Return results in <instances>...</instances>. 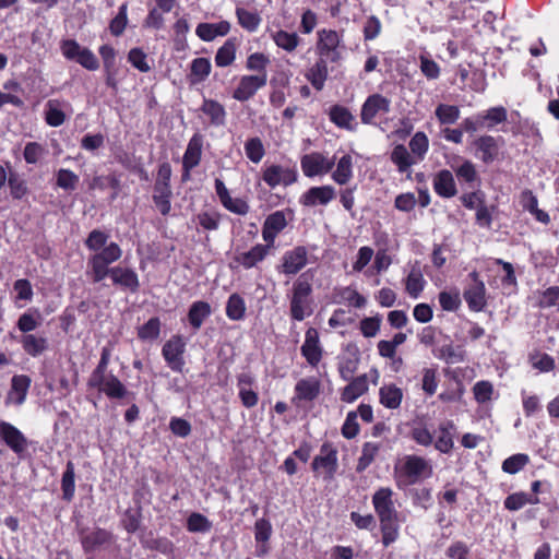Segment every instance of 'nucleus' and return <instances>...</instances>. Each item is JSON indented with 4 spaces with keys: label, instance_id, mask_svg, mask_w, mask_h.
<instances>
[{
    "label": "nucleus",
    "instance_id": "nucleus-39",
    "mask_svg": "<svg viewBox=\"0 0 559 559\" xmlns=\"http://www.w3.org/2000/svg\"><path fill=\"white\" fill-rule=\"evenodd\" d=\"M64 102L49 99L45 105V120L50 127H59L66 121L63 112Z\"/></svg>",
    "mask_w": 559,
    "mask_h": 559
},
{
    "label": "nucleus",
    "instance_id": "nucleus-31",
    "mask_svg": "<svg viewBox=\"0 0 559 559\" xmlns=\"http://www.w3.org/2000/svg\"><path fill=\"white\" fill-rule=\"evenodd\" d=\"M203 141L202 136L194 134L187 145L186 152L182 157V168L193 169L200 164L202 156Z\"/></svg>",
    "mask_w": 559,
    "mask_h": 559
},
{
    "label": "nucleus",
    "instance_id": "nucleus-3",
    "mask_svg": "<svg viewBox=\"0 0 559 559\" xmlns=\"http://www.w3.org/2000/svg\"><path fill=\"white\" fill-rule=\"evenodd\" d=\"M312 285L304 276L298 277L289 295L290 317L295 321H302L312 313Z\"/></svg>",
    "mask_w": 559,
    "mask_h": 559
},
{
    "label": "nucleus",
    "instance_id": "nucleus-33",
    "mask_svg": "<svg viewBox=\"0 0 559 559\" xmlns=\"http://www.w3.org/2000/svg\"><path fill=\"white\" fill-rule=\"evenodd\" d=\"M521 204L523 209L527 212H530L536 221H538L542 224H549L550 223V216L547 212L538 209V200L536 195L531 190H524L521 193Z\"/></svg>",
    "mask_w": 559,
    "mask_h": 559
},
{
    "label": "nucleus",
    "instance_id": "nucleus-40",
    "mask_svg": "<svg viewBox=\"0 0 559 559\" xmlns=\"http://www.w3.org/2000/svg\"><path fill=\"white\" fill-rule=\"evenodd\" d=\"M20 342L25 353L32 357L41 355L48 348V340L35 334H24Z\"/></svg>",
    "mask_w": 559,
    "mask_h": 559
},
{
    "label": "nucleus",
    "instance_id": "nucleus-61",
    "mask_svg": "<svg viewBox=\"0 0 559 559\" xmlns=\"http://www.w3.org/2000/svg\"><path fill=\"white\" fill-rule=\"evenodd\" d=\"M109 235L99 229H93L87 238L85 239V247L95 253L96 251L103 249L108 243Z\"/></svg>",
    "mask_w": 559,
    "mask_h": 559
},
{
    "label": "nucleus",
    "instance_id": "nucleus-62",
    "mask_svg": "<svg viewBox=\"0 0 559 559\" xmlns=\"http://www.w3.org/2000/svg\"><path fill=\"white\" fill-rule=\"evenodd\" d=\"M39 317L40 314L37 310H34V312L28 310L20 316L16 326L24 334H29V332L34 331L39 325Z\"/></svg>",
    "mask_w": 559,
    "mask_h": 559
},
{
    "label": "nucleus",
    "instance_id": "nucleus-29",
    "mask_svg": "<svg viewBox=\"0 0 559 559\" xmlns=\"http://www.w3.org/2000/svg\"><path fill=\"white\" fill-rule=\"evenodd\" d=\"M454 430L455 426L451 420L440 424L438 427V437L436 440L433 439L435 449L444 454L450 453L454 447Z\"/></svg>",
    "mask_w": 559,
    "mask_h": 559
},
{
    "label": "nucleus",
    "instance_id": "nucleus-13",
    "mask_svg": "<svg viewBox=\"0 0 559 559\" xmlns=\"http://www.w3.org/2000/svg\"><path fill=\"white\" fill-rule=\"evenodd\" d=\"M107 277H110L112 284L122 290L135 293L140 287L139 276L131 267L111 266Z\"/></svg>",
    "mask_w": 559,
    "mask_h": 559
},
{
    "label": "nucleus",
    "instance_id": "nucleus-16",
    "mask_svg": "<svg viewBox=\"0 0 559 559\" xmlns=\"http://www.w3.org/2000/svg\"><path fill=\"white\" fill-rule=\"evenodd\" d=\"M0 438L15 454H21L27 449L26 437L8 421L0 420Z\"/></svg>",
    "mask_w": 559,
    "mask_h": 559
},
{
    "label": "nucleus",
    "instance_id": "nucleus-45",
    "mask_svg": "<svg viewBox=\"0 0 559 559\" xmlns=\"http://www.w3.org/2000/svg\"><path fill=\"white\" fill-rule=\"evenodd\" d=\"M391 160L396 165L400 173L407 171L412 165L416 164L407 148L403 144H397L391 152Z\"/></svg>",
    "mask_w": 559,
    "mask_h": 559
},
{
    "label": "nucleus",
    "instance_id": "nucleus-22",
    "mask_svg": "<svg viewBox=\"0 0 559 559\" xmlns=\"http://www.w3.org/2000/svg\"><path fill=\"white\" fill-rule=\"evenodd\" d=\"M432 183L435 192L441 198L450 199L457 193L453 174L448 169L438 171Z\"/></svg>",
    "mask_w": 559,
    "mask_h": 559
},
{
    "label": "nucleus",
    "instance_id": "nucleus-49",
    "mask_svg": "<svg viewBox=\"0 0 559 559\" xmlns=\"http://www.w3.org/2000/svg\"><path fill=\"white\" fill-rule=\"evenodd\" d=\"M236 49L234 39L226 40L216 51L215 64L221 68L230 66L236 59Z\"/></svg>",
    "mask_w": 559,
    "mask_h": 559
},
{
    "label": "nucleus",
    "instance_id": "nucleus-18",
    "mask_svg": "<svg viewBox=\"0 0 559 559\" xmlns=\"http://www.w3.org/2000/svg\"><path fill=\"white\" fill-rule=\"evenodd\" d=\"M287 226L286 216L283 211H275L270 214L262 226V238L270 246L274 247L277 235Z\"/></svg>",
    "mask_w": 559,
    "mask_h": 559
},
{
    "label": "nucleus",
    "instance_id": "nucleus-24",
    "mask_svg": "<svg viewBox=\"0 0 559 559\" xmlns=\"http://www.w3.org/2000/svg\"><path fill=\"white\" fill-rule=\"evenodd\" d=\"M31 379L25 374H16L11 379V388L7 396V402L15 405H22L26 399Z\"/></svg>",
    "mask_w": 559,
    "mask_h": 559
},
{
    "label": "nucleus",
    "instance_id": "nucleus-37",
    "mask_svg": "<svg viewBox=\"0 0 559 559\" xmlns=\"http://www.w3.org/2000/svg\"><path fill=\"white\" fill-rule=\"evenodd\" d=\"M380 403L390 409H396L401 406L403 391L395 384L383 385L379 390Z\"/></svg>",
    "mask_w": 559,
    "mask_h": 559
},
{
    "label": "nucleus",
    "instance_id": "nucleus-63",
    "mask_svg": "<svg viewBox=\"0 0 559 559\" xmlns=\"http://www.w3.org/2000/svg\"><path fill=\"white\" fill-rule=\"evenodd\" d=\"M57 186L63 190L72 191L79 183V176L70 169L61 168L56 174Z\"/></svg>",
    "mask_w": 559,
    "mask_h": 559
},
{
    "label": "nucleus",
    "instance_id": "nucleus-14",
    "mask_svg": "<svg viewBox=\"0 0 559 559\" xmlns=\"http://www.w3.org/2000/svg\"><path fill=\"white\" fill-rule=\"evenodd\" d=\"M393 490L389 487L379 488L372 496V504L379 518H397V511L393 501Z\"/></svg>",
    "mask_w": 559,
    "mask_h": 559
},
{
    "label": "nucleus",
    "instance_id": "nucleus-51",
    "mask_svg": "<svg viewBox=\"0 0 559 559\" xmlns=\"http://www.w3.org/2000/svg\"><path fill=\"white\" fill-rule=\"evenodd\" d=\"M460 115V108L455 105L439 104L435 110V116L440 124H453L459 120Z\"/></svg>",
    "mask_w": 559,
    "mask_h": 559
},
{
    "label": "nucleus",
    "instance_id": "nucleus-52",
    "mask_svg": "<svg viewBox=\"0 0 559 559\" xmlns=\"http://www.w3.org/2000/svg\"><path fill=\"white\" fill-rule=\"evenodd\" d=\"M380 451V444L377 442H365L361 449V455L358 459L357 472H364L376 459Z\"/></svg>",
    "mask_w": 559,
    "mask_h": 559
},
{
    "label": "nucleus",
    "instance_id": "nucleus-55",
    "mask_svg": "<svg viewBox=\"0 0 559 559\" xmlns=\"http://www.w3.org/2000/svg\"><path fill=\"white\" fill-rule=\"evenodd\" d=\"M222 215L217 211L209 210L200 212L195 216L197 223L205 230H217L221 224Z\"/></svg>",
    "mask_w": 559,
    "mask_h": 559
},
{
    "label": "nucleus",
    "instance_id": "nucleus-53",
    "mask_svg": "<svg viewBox=\"0 0 559 559\" xmlns=\"http://www.w3.org/2000/svg\"><path fill=\"white\" fill-rule=\"evenodd\" d=\"M270 64V59L266 55L262 52H253L248 56L246 61V68L249 71L257 72L255 75H265V79L267 80V72L266 68Z\"/></svg>",
    "mask_w": 559,
    "mask_h": 559
},
{
    "label": "nucleus",
    "instance_id": "nucleus-1",
    "mask_svg": "<svg viewBox=\"0 0 559 559\" xmlns=\"http://www.w3.org/2000/svg\"><path fill=\"white\" fill-rule=\"evenodd\" d=\"M395 475L400 487L415 485L432 475V466L426 459L411 454L395 466Z\"/></svg>",
    "mask_w": 559,
    "mask_h": 559
},
{
    "label": "nucleus",
    "instance_id": "nucleus-9",
    "mask_svg": "<svg viewBox=\"0 0 559 559\" xmlns=\"http://www.w3.org/2000/svg\"><path fill=\"white\" fill-rule=\"evenodd\" d=\"M312 469L323 476L325 480L332 479L337 469V451L332 445L324 443L320 449V454L312 461Z\"/></svg>",
    "mask_w": 559,
    "mask_h": 559
},
{
    "label": "nucleus",
    "instance_id": "nucleus-7",
    "mask_svg": "<svg viewBox=\"0 0 559 559\" xmlns=\"http://www.w3.org/2000/svg\"><path fill=\"white\" fill-rule=\"evenodd\" d=\"M87 385L88 388L97 389L109 399H123L128 392L122 382L112 372L91 374Z\"/></svg>",
    "mask_w": 559,
    "mask_h": 559
},
{
    "label": "nucleus",
    "instance_id": "nucleus-56",
    "mask_svg": "<svg viewBox=\"0 0 559 559\" xmlns=\"http://www.w3.org/2000/svg\"><path fill=\"white\" fill-rule=\"evenodd\" d=\"M409 148L417 160H423L429 148V140L426 133L416 132L409 141Z\"/></svg>",
    "mask_w": 559,
    "mask_h": 559
},
{
    "label": "nucleus",
    "instance_id": "nucleus-28",
    "mask_svg": "<svg viewBox=\"0 0 559 559\" xmlns=\"http://www.w3.org/2000/svg\"><path fill=\"white\" fill-rule=\"evenodd\" d=\"M229 31V22L221 21L218 23H200L195 28V34L203 41H212L218 36L227 35Z\"/></svg>",
    "mask_w": 559,
    "mask_h": 559
},
{
    "label": "nucleus",
    "instance_id": "nucleus-32",
    "mask_svg": "<svg viewBox=\"0 0 559 559\" xmlns=\"http://www.w3.org/2000/svg\"><path fill=\"white\" fill-rule=\"evenodd\" d=\"M212 308L207 301L197 300L191 304L188 311V321L194 331L200 330L203 322L211 316Z\"/></svg>",
    "mask_w": 559,
    "mask_h": 559
},
{
    "label": "nucleus",
    "instance_id": "nucleus-57",
    "mask_svg": "<svg viewBox=\"0 0 559 559\" xmlns=\"http://www.w3.org/2000/svg\"><path fill=\"white\" fill-rule=\"evenodd\" d=\"M528 462L530 457L527 454L518 453L507 457L502 462L501 468L504 473L513 475L523 469L528 464Z\"/></svg>",
    "mask_w": 559,
    "mask_h": 559
},
{
    "label": "nucleus",
    "instance_id": "nucleus-54",
    "mask_svg": "<svg viewBox=\"0 0 559 559\" xmlns=\"http://www.w3.org/2000/svg\"><path fill=\"white\" fill-rule=\"evenodd\" d=\"M245 153L250 162L258 164L265 155V148L260 138L254 136L245 143Z\"/></svg>",
    "mask_w": 559,
    "mask_h": 559
},
{
    "label": "nucleus",
    "instance_id": "nucleus-26",
    "mask_svg": "<svg viewBox=\"0 0 559 559\" xmlns=\"http://www.w3.org/2000/svg\"><path fill=\"white\" fill-rule=\"evenodd\" d=\"M80 540L85 552H93L100 546L111 540V534L104 528H96L92 532H81Z\"/></svg>",
    "mask_w": 559,
    "mask_h": 559
},
{
    "label": "nucleus",
    "instance_id": "nucleus-11",
    "mask_svg": "<svg viewBox=\"0 0 559 559\" xmlns=\"http://www.w3.org/2000/svg\"><path fill=\"white\" fill-rule=\"evenodd\" d=\"M336 194V189L331 185L311 187L300 195L299 203L307 207L326 206Z\"/></svg>",
    "mask_w": 559,
    "mask_h": 559
},
{
    "label": "nucleus",
    "instance_id": "nucleus-20",
    "mask_svg": "<svg viewBox=\"0 0 559 559\" xmlns=\"http://www.w3.org/2000/svg\"><path fill=\"white\" fill-rule=\"evenodd\" d=\"M272 248L267 242L265 245L258 243L248 251L237 252L234 260L247 270L252 269L266 258Z\"/></svg>",
    "mask_w": 559,
    "mask_h": 559
},
{
    "label": "nucleus",
    "instance_id": "nucleus-8",
    "mask_svg": "<svg viewBox=\"0 0 559 559\" xmlns=\"http://www.w3.org/2000/svg\"><path fill=\"white\" fill-rule=\"evenodd\" d=\"M186 352V341L181 335H173L162 348V356L167 366L175 372H182L185 367L183 354Z\"/></svg>",
    "mask_w": 559,
    "mask_h": 559
},
{
    "label": "nucleus",
    "instance_id": "nucleus-35",
    "mask_svg": "<svg viewBox=\"0 0 559 559\" xmlns=\"http://www.w3.org/2000/svg\"><path fill=\"white\" fill-rule=\"evenodd\" d=\"M201 111L209 117L214 127H222L226 122V110L222 104L214 99H204Z\"/></svg>",
    "mask_w": 559,
    "mask_h": 559
},
{
    "label": "nucleus",
    "instance_id": "nucleus-30",
    "mask_svg": "<svg viewBox=\"0 0 559 559\" xmlns=\"http://www.w3.org/2000/svg\"><path fill=\"white\" fill-rule=\"evenodd\" d=\"M368 391L367 374H360L352 380L343 389L341 400L345 403H353Z\"/></svg>",
    "mask_w": 559,
    "mask_h": 559
},
{
    "label": "nucleus",
    "instance_id": "nucleus-4",
    "mask_svg": "<svg viewBox=\"0 0 559 559\" xmlns=\"http://www.w3.org/2000/svg\"><path fill=\"white\" fill-rule=\"evenodd\" d=\"M343 32L331 28H321L317 32L316 51L319 58L337 63L343 58L345 44Z\"/></svg>",
    "mask_w": 559,
    "mask_h": 559
},
{
    "label": "nucleus",
    "instance_id": "nucleus-48",
    "mask_svg": "<svg viewBox=\"0 0 559 559\" xmlns=\"http://www.w3.org/2000/svg\"><path fill=\"white\" fill-rule=\"evenodd\" d=\"M436 357L445 361L449 365H454L464 361L465 352L461 346L445 344L438 348Z\"/></svg>",
    "mask_w": 559,
    "mask_h": 559
},
{
    "label": "nucleus",
    "instance_id": "nucleus-59",
    "mask_svg": "<svg viewBox=\"0 0 559 559\" xmlns=\"http://www.w3.org/2000/svg\"><path fill=\"white\" fill-rule=\"evenodd\" d=\"M419 69L428 80H437L441 73L439 64L428 53L419 56Z\"/></svg>",
    "mask_w": 559,
    "mask_h": 559
},
{
    "label": "nucleus",
    "instance_id": "nucleus-27",
    "mask_svg": "<svg viewBox=\"0 0 559 559\" xmlns=\"http://www.w3.org/2000/svg\"><path fill=\"white\" fill-rule=\"evenodd\" d=\"M321 383L316 377L300 379L295 385V397L300 401H313L320 393Z\"/></svg>",
    "mask_w": 559,
    "mask_h": 559
},
{
    "label": "nucleus",
    "instance_id": "nucleus-12",
    "mask_svg": "<svg viewBox=\"0 0 559 559\" xmlns=\"http://www.w3.org/2000/svg\"><path fill=\"white\" fill-rule=\"evenodd\" d=\"M265 75H242L239 83L233 92V98L238 102H247L255 93L266 85Z\"/></svg>",
    "mask_w": 559,
    "mask_h": 559
},
{
    "label": "nucleus",
    "instance_id": "nucleus-44",
    "mask_svg": "<svg viewBox=\"0 0 559 559\" xmlns=\"http://www.w3.org/2000/svg\"><path fill=\"white\" fill-rule=\"evenodd\" d=\"M245 299L237 293L231 294L226 302V316L229 320L241 321L246 317Z\"/></svg>",
    "mask_w": 559,
    "mask_h": 559
},
{
    "label": "nucleus",
    "instance_id": "nucleus-38",
    "mask_svg": "<svg viewBox=\"0 0 559 559\" xmlns=\"http://www.w3.org/2000/svg\"><path fill=\"white\" fill-rule=\"evenodd\" d=\"M171 189L165 183L154 185L153 201L159 213L164 216L168 215L171 210Z\"/></svg>",
    "mask_w": 559,
    "mask_h": 559
},
{
    "label": "nucleus",
    "instance_id": "nucleus-50",
    "mask_svg": "<svg viewBox=\"0 0 559 559\" xmlns=\"http://www.w3.org/2000/svg\"><path fill=\"white\" fill-rule=\"evenodd\" d=\"M425 280L419 269H412L405 282V289L412 298H418L425 287Z\"/></svg>",
    "mask_w": 559,
    "mask_h": 559
},
{
    "label": "nucleus",
    "instance_id": "nucleus-36",
    "mask_svg": "<svg viewBox=\"0 0 559 559\" xmlns=\"http://www.w3.org/2000/svg\"><path fill=\"white\" fill-rule=\"evenodd\" d=\"M483 129L491 130L496 126L507 121L508 111L503 106L491 107L485 111L477 112Z\"/></svg>",
    "mask_w": 559,
    "mask_h": 559
},
{
    "label": "nucleus",
    "instance_id": "nucleus-64",
    "mask_svg": "<svg viewBox=\"0 0 559 559\" xmlns=\"http://www.w3.org/2000/svg\"><path fill=\"white\" fill-rule=\"evenodd\" d=\"M212 527L211 522L203 514L193 512L187 520V528L192 533H205Z\"/></svg>",
    "mask_w": 559,
    "mask_h": 559
},
{
    "label": "nucleus",
    "instance_id": "nucleus-42",
    "mask_svg": "<svg viewBox=\"0 0 559 559\" xmlns=\"http://www.w3.org/2000/svg\"><path fill=\"white\" fill-rule=\"evenodd\" d=\"M382 534V544L384 547L395 543L400 536V524L397 518H386L379 520Z\"/></svg>",
    "mask_w": 559,
    "mask_h": 559
},
{
    "label": "nucleus",
    "instance_id": "nucleus-5",
    "mask_svg": "<svg viewBox=\"0 0 559 559\" xmlns=\"http://www.w3.org/2000/svg\"><path fill=\"white\" fill-rule=\"evenodd\" d=\"M262 180L270 189L280 186L288 187L297 182L298 170L296 165H265L262 169Z\"/></svg>",
    "mask_w": 559,
    "mask_h": 559
},
{
    "label": "nucleus",
    "instance_id": "nucleus-47",
    "mask_svg": "<svg viewBox=\"0 0 559 559\" xmlns=\"http://www.w3.org/2000/svg\"><path fill=\"white\" fill-rule=\"evenodd\" d=\"M62 498L66 501H71L75 492V469L74 464L69 461L61 479Z\"/></svg>",
    "mask_w": 559,
    "mask_h": 559
},
{
    "label": "nucleus",
    "instance_id": "nucleus-19",
    "mask_svg": "<svg viewBox=\"0 0 559 559\" xmlns=\"http://www.w3.org/2000/svg\"><path fill=\"white\" fill-rule=\"evenodd\" d=\"M501 138H495L492 135H481L475 139L473 145L476 148L479 158L485 164H490L498 158Z\"/></svg>",
    "mask_w": 559,
    "mask_h": 559
},
{
    "label": "nucleus",
    "instance_id": "nucleus-43",
    "mask_svg": "<svg viewBox=\"0 0 559 559\" xmlns=\"http://www.w3.org/2000/svg\"><path fill=\"white\" fill-rule=\"evenodd\" d=\"M271 37L278 48L287 52H293L300 43V37L295 32L289 33L283 29H278L273 32Z\"/></svg>",
    "mask_w": 559,
    "mask_h": 559
},
{
    "label": "nucleus",
    "instance_id": "nucleus-17",
    "mask_svg": "<svg viewBox=\"0 0 559 559\" xmlns=\"http://www.w3.org/2000/svg\"><path fill=\"white\" fill-rule=\"evenodd\" d=\"M308 263V251L304 246L295 247L286 251L282 258V272L286 275H295Z\"/></svg>",
    "mask_w": 559,
    "mask_h": 559
},
{
    "label": "nucleus",
    "instance_id": "nucleus-34",
    "mask_svg": "<svg viewBox=\"0 0 559 559\" xmlns=\"http://www.w3.org/2000/svg\"><path fill=\"white\" fill-rule=\"evenodd\" d=\"M328 62L329 61H326L324 58H318V60L308 69L306 73L307 80L317 91L323 88L328 79Z\"/></svg>",
    "mask_w": 559,
    "mask_h": 559
},
{
    "label": "nucleus",
    "instance_id": "nucleus-15",
    "mask_svg": "<svg viewBox=\"0 0 559 559\" xmlns=\"http://www.w3.org/2000/svg\"><path fill=\"white\" fill-rule=\"evenodd\" d=\"M301 355L311 367H317L322 359L323 348L320 344L319 333L310 328L306 331L305 341L300 348Z\"/></svg>",
    "mask_w": 559,
    "mask_h": 559
},
{
    "label": "nucleus",
    "instance_id": "nucleus-23",
    "mask_svg": "<svg viewBox=\"0 0 559 559\" xmlns=\"http://www.w3.org/2000/svg\"><path fill=\"white\" fill-rule=\"evenodd\" d=\"M335 169L331 171L332 180L338 186L347 185L354 177V160L350 154L335 158Z\"/></svg>",
    "mask_w": 559,
    "mask_h": 559
},
{
    "label": "nucleus",
    "instance_id": "nucleus-10",
    "mask_svg": "<svg viewBox=\"0 0 559 559\" xmlns=\"http://www.w3.org/2000/svg\"><path fill=\"white\" fill-rule=\"evenodd\" d=\"M391 109V100L381 94H372L367 97L361 106L360 119L365 124H373L379 115H386Z\"/></svg>",
    "mask_w": 559,
    "mask_h": 559
},
{
    "label": "nucleus",
    "instance_id": "nucleus-41",
    "mask_svg": "<svg viewBox=\"0 0 559 559\" xmlns=\"http://www.w3.org/2000/svg\"><path fill=\"white\" fill-rule=\"evenodd\" d=\"M236 16L239 25L250 33L258 31L262 21L258 11L247 10L242 7L236 8Z\"/></svg>",
    "mask_w": 559,
    "mask_h": 559
},
{
    "label": "nucleus",
    "instance_id": "nucleus-6",
    "mask_svg": "<svg viewBox=\"0 0 559 559\" xmlns=\"http://www.w3.org/2000/svg\"><path fill=\"white\" fill-rule=\"evenodd\" d=\"M335 156L329 157L321 152H311L300 158V167L307 178L322 177L332 171Z\"/></svg>",
    "mask_w": 559,
    "mask_h": 559
},
{
    "label": "nucleus",
    "instance_id": "nucleus-21",
    "mask_svg": "<svg viewBox=\"0 0 559 559\" xmlns=\"http://www.w3.org/2000/svg\"><path fill=\"white\" fill-rule=\"evenodd\" d=\"M471 276L474 280V283L464 292V299L471 310L480 311L486 305L485 284L478 280V274L476 272H473Z\"/></svg>",
    "mask_w": 559,
    "mask_h": 559
},
{
    "label": "nucleus",
    "instance_id": "nucleus-58",
    "mask_svg": "<svg viewBox=\"0 0 559 559\" xmlns=\"http://www.w3.org/2000/svg\"><path fill=\"white\" fill-rule=\"evenodd\" d=\"M160 321L158 318H151L138 329V336L142 341H154L159 336Z\"/></svg>",
    "mask_w": 559,
    "mask_h": 559
},
{
    "label": "nucleus",
    "instance_id": "nucleus-60",
    "mask_svg": "<svg viewBox=\"0 0 559 559\" xmlns=\"http://www.w3.org/2000/svg\"><path fill=\"white\" fill-rule=\"evenodd\" d=\"M374 255L372 248L368 246L360 247L352 264L350 273H360L371 262Z\"/></svg>",
    "mask_w": 559,
    "mask_h": 559
},
{
    "label": "nucleus",
    "instance_id": "nucleus-46",
    "mask_svg": "<svg viewBox=\"0 0 559 559\" xmlns=\"http://www.w3.org/2000/svg\"><path fill=\"white\" fill-rule=\"evenodd\" d=\"M539 499L537 496H532L524 491H519L509 495L504 500V508L510 511H518L526 504H537Z\"/></svg>",
    "mask_w": 559,
    "mask_h": 559
},
{
    "label": "nucleus",
    "instance_id": "nucleus-25",
    "mask_svg": "<svg viewBox=\"0 0 559 559\" xmlns=\"http://www.w3.org/2000/svg\"><path fill=\"white\" fill-rule=\"evenodd\" d=\"M330 120L338 128L345 129L348 131H356L358 123L355 119V116L349 111L348 108L334 105L329 110Z\"/></svg>",
    "mask_w": 559,
    "mask_h": 559
},
{
    "label": "nucleus",
    "instance_id": "nucleus-2",
    "mask_svg": "<svg viewBox=\"0 0 559 559\" xmlns=\"http://www.w3.org/2000/svg\"><path fill=\"white\" fill-rule=\"evenodd\" d=\"M122 255V250L116 242H109L103 249L92 253L87 260V274L93 283L105 280L110 271V264L117 262Z\"/></svg>",
    "mask_w": 559,
    "mask_h": 559
}]
</instances>
